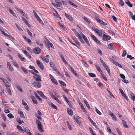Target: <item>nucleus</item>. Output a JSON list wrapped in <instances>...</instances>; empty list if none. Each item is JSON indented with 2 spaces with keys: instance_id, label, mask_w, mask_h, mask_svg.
<instances>
[{
  "instance_id": "53",
  "label": "nucleus",
  "mask_w": 135,
  "mask_h": 135,
  "mask_svg": "<svg viewBox=\"0 0 135 135\" xmlns=\"http://www.w3.org/2000/svg\"><path fill=\"white\" fill-rule=\"evenodd\" d=\"M101 75V76L102 77L105 81H107V78L106 76L104 74H102Z\"/></svg>"
},
{
  "instance_id": "58",
  "label": "nucleus",
  "mask_w": 135,
  "mask_h": 135,
  "mask_svg": "<svg viewBox=\"0 0 135 135\" xmlns=\"http://www.w3.org/2000/svg\"><path fill=\"white\" fill-rule=\"evenodd\" d=\"M51 105L54 108L57 110V107L52 103H51Z\"/></svg>"
},
{
  "instance_id": "5",
  "label": "nucleus",
  "mask_w": 135,
  "mask_h": 135,
  "mask_svg": "<svg viewBox=\"0 0 135 135\" xmlns=\"http://www.w3.org/2000/svg\"><path fill=\"white\" fill-rule=\"evenodd\" d=\"M15 9L18 11L20 12L23 16H25L26 18L27 17V15L20 8H19L18 7H15Z\"/></svg>"
},
{
  "instance_id": "39",
  "label": "nucleus",
  "mask_w": 135,
  "mask_h": 135,
  "mask_svg": "<svg viewBox=\"0 0 135 135\" xmlns=\"http://www.w3.org/2000/svg\"><path fill=\"white\" fill-rule=\"evenodd\" d=\"M108 49H113V47L112 46V43H110V44H109L108 46Z\"/></svg>"
},
{
  "instance_id": "56",
  "label": "nucleus",
  "mask_w": 135,
  "mask_h": 135,
  "mask_svg": "<svg viewBox=\"0 0 135 135\" xmlns=\"http://www.w3.org/2000/svg\"><path fill=\"white\" fill-rule=\"evenodd\" d=\"M127 54V52H126L124 50V51L123 52V53L122 54V56L124 57Z\"/></svg>"
},
{
  "instance_id": "16",
  "label": "nucleus",
  "mask_w": 135,
  "mask_h": 135,
  "mask_svg": "<svg viewBox=\"0 0 135 135\" xmlns=\"http://www.w3.org/2000/svg\"><path fill=\"white\" fill-rule=\"evenodd\" d=\"M31 98L32 99V100L33 103L36 104H38V103L36 99L34 96L33 95L31 96Z\"/></svg>"
},
{
  "instance_id": "31",
  "label": "nucleus",
  "mask_w": 135,
  "mask_h": 135,
  "mask_svg": "<svg viewBox=\"0 0 135 135\" xmlns=\"http://www.w3.org/2000/svg\"><path fill=\"white\" fill-rule=\"evenodd\" d=\"M73 40H74L75 42L77 45H80V43L79 42H78V40H77V39L76 38H73Z\"/></svg>"
},
{
  "instance_id": "4",
  "label": "nucleus",
  "mask_w": 135,
  "mask_h": 135,
  "mask_svg": "<svg viewBox=\"0 0 135 135\" xmlns=\"http://www.w3.org/2000/svg\"><path fill=\"white\" fill-rule=\"evenodd\" d=\"M45 45L49 49V50H50V46L52 48L54 49V46L48 40H46L45 41Z\"/></svg>"
},
{
  "instance_id": "18",
  "label": "nucleus",
  "mask_w": 135,
  "mask_h": 135,
  "mask_svg": "<svg viewBox=\"0 0 135 135\" xmlns=\"http://www.w3.org/2000/svg\"><path fill=\"white\" fill-rule=\"evenodd\" d=\"M23 38L26 41L28 42V43L30 45L32 44V42L31 41V40L28 38L26 37L25 36H23Z\"/></svg>"
},
{
  "instance_id": "49",
  "label": "nucleus",
  "mask_w": 135,
  "mask_h": 135,
  "mask_svg": "<svg viewBox=\"0 0 135 135\" xmlns=\"http://www.w3.org/2000/svg\"><path fill=\"white\" fill-rule=\"evenodd\" d=\"M4 112L6 113H9L10 112L9 109L8 107H6L5 109Z\"/></svg>"
},
{
  "instance_id": "22",
  "label": "nucleus",
  "mask_w": 135,
  "mask_h": 135,
  "mask_svg": "<svg viewBox=\"0 0 135 135\" xmlns=\"http://www.w3.org/2000/svg\"><path fill=\"white\" fill-rule=\"evenodd\" d=\"M67 112L70 115H73V112L71 109L68 108L67 109Z\"/></svg>"
},
{
  "instance_id": "33",
  "label": "nucleus",
  "mask_w": 135,
  "mask_h": 135,
  "mask_svg": "<svg viewBox=\"0 0 135 135\" xmlns=\"http://www.w3.org/2000/svg\"><path fill=\"white\" fill-rule=\"evenodd\" d=\"M21 69L25 73L28 74V71L23 67H22Z\"/></svg>"
},
{
  "instance_id": "40",
  "label": "nucleus",
  "mask_w": 135,
  "mask_h": 135,
  "mask_svg": "<svg viewBox=\"0 0 135 135\" xmlns=\"http://www.w3.org/2000/svg\"><path fill=\"white\" fill-rule=\"evenodd\" d=\"M130 95L132 99L133 100H135V96L132 93L130 94Z\"/></svg>"
},
{
  "instance_id": "27",
  "label": "nucleus",
  "mask_w": 135,
  "mask_h": 135,
  "mask_svg": "<svg viewBox=\"0 0 135 135\" xmlns=\"http://www.w3.org/2000/svg\"><path fill=\"white\" fill-rule=\"evenodd\" d=\"M65 16L67 18H68L70 21H72V20H73L71 16H70L68 14H66V13H65Z\"/></svg>"
},
{
  "instance_id": "34",
  "label": "nucleus",
  "mask_w": 135,
  "mask_h": 135,
  "mask_svg": "<svg viewBox=\"0 0 135 135\" xmlns=\"http://www.w3.org/2000/svg\"><path fill=\"white\" fill-rule=\"evenodd\" d=\"M25 131V132L29 135H32L31 133L30 132V130L29 129H26Z\"/></svg>"
},
{
  "instance_id": "1",
  "label": "nucleus",
  "mask_w": 135,
  "mask_h": 135,
  "mask_svg": "<svg viewBox=\"0 0 135 135\" xmlns=\"http://www.w3.org/2000/svg\"><path fill=\"white\" fill-rule=\"evenodd\" d=\"M36 122L38 126V130L41 132H43L44 130L42 128V126L41 122L37 119L36 120Z\"/></svg>"
},
{
  "instance_id": "21",
  "label": "nucleus",
  "mask_w": 135,
  "mask_h": 135,
  "mask_svg": "<svg viewBox=\"0 0 135 135\" xmlns=\"http://www.w3.org/2000/svg\"><path fill=\"white\" fill-rule=\"evenodd\" d=\"M7 67L9 69V70L11 71H13L12 67L11 66V64L9 62H7Z\"/></svg>"
},
{
  "instance_id": "17",
  "label": "nucleus",
  "mask_w": 135,
  "mask_h": 135,
  "mask_svg": "<svg viewBox=\"0 0 135 135\" xmlns=\"http://www.w3.org/2000/svg\"><path fill=\"white\" fill-rule=\"evenodd\" d=\"M7 9L9 11V12L14 17H17V16L16 15L15 13L14 12L12 11L11 9H10L9 7H8V8H7Z\"/></svg>"
},
{
  "instance_id": "2",
  "label": "nucleus",
  "mask_w": 135,
  "mask_h": 135,
  "mask_svg": "<svg viewBox=\"0 0 135 135\" xmlns=\"http://www.w3.org/2000/svg\"><path fill=\"white\" fill-rule=\"evenodd\" d=\"M92 29L100 37H102L103 32L102 30H99L98 29L95 28H93Z\"/></svg>"
},
{
  "instance_id": "45",
  "label": "nucleus",
  "mask_w": 135,
  "mask_h": 135,
  "mask_svg": "<svg viewBox=\"0 0 135 135\" xmlns=\"http://www.w3.org/2000/svg\"><path fill=\"white\" fill-rule=\"evenodd\" d=\"M95 109L96 110V112L99 115H101L102 113L100 112V111L99 110L97 109V108L95 107Z\"/></svg>"
},
{
  "instance_id": "55",
  "label": "nucleus",
  "mask_w": 135,
  "mask_h": 135,
  "mask_svg": "<svg viewBox=\"0 0 135 135\" xmlns=\"http://www.w3.org/2000/svg\"><path fill=\"white\" fill-rule=\"evenodd\" d=\"M13 64L16 67L18 68V64L16 63L15 61H13L12 62Z\"/></svg>"
},
{
  "instance_id": "25",
  "label": "nucleus",
  "mask_w": 135,
  "mask_h": 135,
  "mask_svg": "<svg viewBox=\"0 0 135 135\" xmlns=\"http://www.w3.org/2000/svg\"><path fill=\"white\" fill-rule=\"evenodd\" d=\"M70 68V69L71 71L75 75V76H77L78 75L76 74V71L74 70V69L72 67H71Z\"/></svg>"
},
{
  "instance_id": "11",
  "label": "nucleus",
  "mask_w": 135,
  "mask_h": 135,
  "mask_svg": "<svg viewBox=\"0 0 135 135\" xmlns=\"http://www.w3.org/2000/svg\"><path fill=\"white\" fill-rule=\"evenodd\" d=\"M34 52L36 54H39L41 51V49L39 47H36L33 49Z\"/></svg>"
},
{
  "instance_id": "9",
  "label": "nucleus",
  "mask_w": 135,
  "mask_h": 135,
  "mask_svg": "<svg viewBox=\"0 0 135 135\" xmlns=\"http://www.w3.org/2000/svg\"><path fill=\"white\" fill-rule=\"evenodd\" d=\"M91 37L95 41L97 44L99 45H101V43L100 41L96 38V37L93 35H92Z\"/></svg>"
},
{
  "instance_id": "48",
  "label": "nucleus",
  "mask_w": 135,
  "mask_h": 135,
  "mask_svg": "<svg viewBox=\"0 0 135 135\" xmlns=\"http://www.w3.org/2000/svg\"><path fill=\"white\" fill-rule=\"evenodd\" d=\"M89 75L91 77H95L96 76L93 73H88Z\"/></svg>"
},
{
  "instance_id": "24",
  "label": "nucleus",
  "mask_w": 135,
  "mask_h": 135,
  "mask_svg": "<svg viewBox=\"0 0 135 135\" xmlns=\"http://www.w3.org/2000/svg\"><path fill=\"white\" fill-rule=\"evenodd\" d=\"M16 88L20 92H22L23 91L21 87L19 86L18 84H16Z\"/></svg>"
},
{
  "instance_id": "54",
  "label": "nucleus",
  "mask_w": 135,
  "mask_h": 135,
  "mask_svg": "<svg viewBox=\"0 0 135 135\" xmlns=\"http://www.w3.org/2000/svg\"><path fill=\"white\" fill-rule=\"evenodd\" d=\"M18 113L20 114V115L21 117H24L22 111H20L18 112Z\"/></svg>"
},
{
  "instance_id": "60",
  "label": "nucleus",
  "mask_w": 135,
  "mask_h": 135,
  "mask_svg": "<svg viewBox=\"0 0 135 135\" xmlns=\"http://www.w3.org/2000/svg\"><path fill=\"white\" fill-rule=\"evenodd\" d=\"M75 33L76 35V36L78 37V38L81 37L79 33L77 32L76 31V32Z\"/></svg>"
},
{
  "instance_id": "35",
  "label": "nucleus",
  "mask_w": 135,
  "mask_h": 135,
  "mask_svg": "<svg viewBox=\"0 0 135 135\" xmlns=\"http://www.w3.org/2000/svg\"><path fill=\"white\" fill-rule=\"evenodd\" d=\"M89 129L90 131V133L92 135H96L94 133L93 129L91 128H89Z\"/></svg>"
},
{
  "instance_id": "37",
  "label": "nucleus",
  "mask_w": 135,
  "mask_h": 135,
  "mask_svg": "<svg viewBox=\"0 0 135 135\" xmlns=\"http://www.w3.org/2000/svg\"><path fill=\"white\" fill-rule=\"evenodd\" d=\"M33 12L34 14V15L35 16L37 19H38V18H40L37 15L35 11L34 10H33Z\"/></svg>"
},
{
  "instance_id": "64",
  "label": "nucleus",
  "mask_w": 135,
  "mask_h": 135,
  "mask_svg": "<svg viewBox=\"0 0 135 135\" xmlns=\"http://www.w3.org/2000/svg\"><path fill=\"white\" fill-rule=\"evenodd\" d=\"M79 39L80 40V41L83 44H84L85 42L83 40V39H82L81 37H80L79 38Z\"/></svg>"
},
{
  "instance_id": "26",
  "label": "nucleus",
  "mask_w": 135,
  "mask_h": 135,
  "mask_svg": "<svg viewBox=\"0 0 135 135\" xmlns=\"http://www.w3.org/2000/svg\"><path fill=\"white\" fill-rule=\"evenodd\" d=\"M122 122L124 127L125 128H128V126L126 125V121L124 120H122Z\"/></svg>"
},
{
  "instance_id": "46",
  "label": "nucleus",
  "mask_w": 135,
  "mask_h": 135,
  "mask_svg": "<svg viewBox=\"0 0 135 135\" xmlns=\"http://www.w3.org/2000/svg\"><path fill=\"white\" fill-rule=\"evenodd\" d=\"M54 97V99L58 103H61V102L58 99V98L55 97V96H53V97Z\"/></svg>"
},
{
  "instance_id": "15",
  "label": "nucleus",
  "mask_w": 135,
  "mask_h": 135,
  "mask_svg": "<svg viewBox=\"0 0 135 135\" xmlns=\"http://www.w3.org/2000/svg\"><path fill=\"white\" fill-rule=\"evenodd\" d=\"M74 119L77 123L80 125L81 123L79 120V119H80V117L78 116H76V117H75Z\"/></svg>"
},
{
  "instance_id": "14",
  "label": "nucleus",
  "mask_w": 135,
  "mask_h": 135,
  "mask_svg": "<svg viewBox=\"0 0 135 135\" xmlns=\"http://www.w3.org/2000/svg\"><path fill=\"white\" fill-rule=\"evenodd\" d=\"M50 66L52 69L55 71H57V69L55 67V64L53 62L50 61Z\"/></svg>"
},
{
  "instance_id": "13",
  "label": "nucleus",
  "mask_w": 135,
  "mask_h": 135,
  "mask_svg": "<svg viewBox=\"0 0 135 135\" xmlns=\"http://www.w3.org/2000/svg\"><path fill=\"white\" fill-rule=\"evenodd\" d=\"M119 90L120 91V92L121 95H122V96L126 99L127 100L128 99V98L127 97L126 95L124 93L123 91V90L121 89H119Z\"/></svg>"
},
{
  "instance_id": "50",
  "label": "nucleus",
  "mask_w": 135,
  "mask_h": 135,
  "mask_svg": "<svg viewBox=\"0 0 135 135\" xmlns=\"http://www.w3.org/2000/svg\"><path fill=\"white\" fill-rule=\"evenodd\" d=\"M40 95L43 98L45 99H46L47 98V97L44 95V94L42 92L41 94H40Z\"/></svg>"
},
{
  "instance_id": "52",
  "label": "nucleus",
  "mask_w": 135,
  "mask_h": 135,
  "mask_svg": "<svg viewBox=\"0 0 135 135\" xmlns=\"http://www.w3.org/2000/svg\"><path fill=\"white\" fill-rule=\"evenodd\" d=\"M116 130L117 131V132L118 133L119 135H122V133L119 130V129L118 128H116Z\"/></svg>"
},
{
  "instance_id": "7",
  "label": "nucleus",
  "mask_w": 135,
  "mask_h": 135,
  "mask_svg": "<svg viewBox=\"0 0 135 135\" xmlns=\"http://www.w3.org/2000/svg\"><path fill=\"white\" fill-rule=\"evenodd\" d=\"M50 56L49 55H47L46 56L41 57L42 60L46 63H48L49 61V58Z\"/></svg>"
},
{
  "instance_id": "10",
  "label": "nucleus",
  "mask_w": 135,
  "mask_h": 135,
  "mask_svg": "<svg viewBox=\"0 0 135 135\" xmlns=\"http://www.w3.org/2000/svg\"><path fill=\"white\" fill-rule=\"evenodd\" d=\"M37 64L38 66L42 70L44 69V67L41 62L38 60H36Z\"/></svg>"
},
{
  "instance_id": "61",
  "label": "nucleus",
  "mask_w": 135,
  "mask_h": 135,
  "mask_svg": "<svg viewBox=\"0 0 135 135\" xmlns=\"http://www.w3.org/2000/svg\"><path fill=\"white\" fill-rule=\"evenodd\" d=\"M119 4L121 6H123L124 5V3L123 1L122 0L119 2Z\"/></svg>"
},
{
  "instance_id": "42",
  "label": "nucleus",
  "mask_w": 135,
  "mask_h": 135,
  "mask_svg": "<svg viewBox=\"0 0 135 135\" xmlns=\"http://www.w3.org/2000/svg\"><path fill=\"white\" fill-rule=\"evenodd\" d=\"M127 57L128 58H129V59L131 60L134 59V57H132V56L130 55H127Z\"/></svg>"
},
{
  "instance_id": "19",
  "label": "nucleus",
  "mask_w": 135,
  "mask_h": 135,
  "mask_svg": "<svg viewBox=\"0 0 135 135\" xmlns=\"http://www.w3.org/2000/svg\"><path fill=\"white\" fill-rule=\"evenodd\" d=\"M22 19L23 21L27 25L28 27H30L31 26L30 25L29 23L24 18L22 17Z\"/></svg>"
},
{
  "instance_id": "59",
  "label": "nucleus",
  "mask_w": 135,
  "mask_h": 135,
  "mask_svg": "<svg viewBox=\"0 0 135 135\" xmlns=\"http://www.w3.org/2000/svg\"><path fill=\"white\" fill-rule=\"evenodd\" d=\"M27 32L30 36L32 37V33L28 30H27Z\"/></svg>"
},
{
  "instance_id": "36",
  "label": "nucleus",
  "mask_w": 135,
  "mask_h": 135,
  "mask_svg": "<svg viewBox=\"0 0 135 135\" xmlns=\"http://www.w3.org/2000/svg\"><path fill=\"white\" fill-rule=\"evenodd\" d=\"M81 108L83 110V111L85 113H87V112L86 110L85 109V108H84V107L83 106L82 104L81 103H79V104L80 105H81Z\"/></svg>"
},
{
  "instance_id": "38",
  "label": "nucleus",
  "mask_w": 135,
  "mask_h": 135,
  "mask_svg": "<svg viewBox=\"0 0 135 135\" xmlns=\"http://www.w3.org/2000/svg\"><path fill=\"white\" fill-rule=\"evenodd\" d=\"M7 116L10 118H13L14 117V116L13 115L12 113H9L7 115Z\"/></svg>"
},
{
  "instance_id": "51",
  "label": "nucleus",
  "mask_w": 135,
  "mask_h": 135,
  "mask_svg": "<svg viewBox=\"0 0 135 135\" xmlns=\"http://www.w3.org/2000/svg\"><path fill=\"white\" fill-rule=\"evenodd\" d=\"M7 90L8 92V93L9 95H12V94H11V91L10 89V88H7Z\"/></svg>"
},
{
  "instance_id": "32",
  "label": "nucleus",
  "mask_w": 135,
  "mask_h": 135,
  "mask_svg": "<svg viewBox=\"0 0 135 135\" xmlns=\"http://www.w3.org/2000/svg\"><path fill=\"white\" fill-rule=\"evenodd\" d=\"M98 22L99 23L102 24L103 25H107L106 23L104 22L102 20H100Z\"/></svg>"
},
{
  "instance_id": "28",
  "label": "nucleus",
  "mask_w": 135,
  "mask_h": 135,
  "mask_svg": "<svg viewBox=\"0 0 135 135\" xmlns=\"http://www.w3.org/2000/svg\"><path fill=\"white\" fill-rule=\"evenodd\" d=\"M34 94L36 97L37 99H38L41 102L42 101V99L40 97L38 94H37L36 93H35Z\"/></svg>"
},
{
  "instance_id": "43",
  "label": "nucleus",
  "mask_w": 135,
  "mask_h": 135,
  "mask_svg": "<svg viewBox=\"0 0 135 135\" xmlns=\"http://www.w3.org/2000/svg\"><path fill=\"white\" fill-rule=\"evenodd\" d=\"M118 66L119 67H120V68H122V66L119 64V63H118V62H117L116 61L115 62V63L114 64Z\"/></svg>"
},
{
  "instance_id": "20",
  "label": "nucleus",
  "mask_w": 135,
  "mask_h": 135,
  "mask_svg": "<svg viewBox=\"0 0 135 135\" xmlns=\"http://www.w3.org/2000/svg\"><path fill=\"white\" fill-rule=\"evenodd\" d=\"M109 115L111 116L112 119L114 120H117L116 117L115 115L112 113L110 112L109 113Z\"/></svg>"
},
{
  "instance_id": "6",
  "label": "nucleus",
  "mask_w": 135,
  "mask_h": 135,
  "mask_svg": "<svg viewBox=\"0 0 135 135\" xmlns=\"http://www.w3.org/2000/svg\"><path fill=\"white\" fill-rule=\"evenodd\" d=\"M1 80L3 81V83L7 87V88H9V87L10 86V85L9 84L7 81L3 78L2 77V79Z\"/></svg>"
},
{
  "instance_id": "30",
  "label": "nucleus",
  "mask_w": 135,
  "mask_h": 135,
  "mask_svg": "<svg viewBox=\"0 0 135 135\" xmlns=\"http://www.w3.org/2000/svg\"><path fill=\"white\" fill-rule=\"evenodd\" d=\"M84 102L86 104V106L87 107L88 109H90V107L87 102V101L85 100H84Z\"/></svg>"
},
{
  "instance_id": "23",
  "label": "nucleus",
  "mask_w": 135,
  "mask_h": 135,
  "mask_svg": "<svg viewBox=\"0 0 135 135\" xmlns=\"http://www.w3.org/2000/svg\"><path fill=\"white\" fill-rule=\"evenodd\" d=\"M82 37L84 40L86 42L88 45L89 46H90V44L89 43V42L88 39L85 36H84L83 35V37Z\"/></svg>"
},
{
  "instance_id": "62",
  "label": "nucleus",
  "mask_w": 135,
  "mask_h": 135,
  "mask_svg": "<svg viewBox=\"0 0 135 135\" xmlns=\"http://www.w3.org/2000/svg\"><path fill=\"white\" fill-rule=\"evenodd\" d=\"M17 128L19 130V131L21 132V130H22V127L20 126H17Z\"/></svg>"
},
{
  "instance_id": "29",
  "label": "nucleus",
  "mask_w": 135,
  "mask_h": 135,
  "mask_svg": "<svg viewBox=\"0 0 135 135\" xmlns=\"http://www.w3.org/2000/svg\"><path fill=\"white\" fill-rule=\"evenodd\" d=\"M126 3L130 7H132L133 6L132 4H131L129 1H127L126 2Z\"/></svg>"
},
{
  "instance_id": "12",
  "label": "nucleus",
  "mask_w": 135,
  "mask_h": 135,
  "mask_svg": "<svg viewBox=\"0 0 135 135\" xmlns=\"http://www.w3.org/2000/svg\"><path fill=\"white\" fill-rule=\"evenodd\" d=\"M35 79V80L37 81H41L42 80L41 78V77L38 75L36 74L33 77Z\"/></svg>"
},
{
  "instance_id": "44",
  "label": "nucleus",
  "mask_w": 135,
  "mask_h": 135,
  "mask_svg": "<svg viewBox=\"0 0 135 135\" xmlns=\"http://www.w3.org/2000/svg\"><path fill=\"white\" fill-rule=\"evenodd\" d=\"M59 82L60 84H61L63 86H66V85L65 83L64 82L62 81L59 80Z\"/></svg>"
},
{
  "instance_id": "8",
  "label": "nucleus",
  "mask_w": 135,
  "mask_h": 135,
  "mask_svg": "<svg viewBox=\"0 0 135 135\" xmlns=\"http://www.w3.org/2000/svg\"><path fill=\"white\" fill-rule=\"evenodd\" d=\"M111 37L108 35L104 34L103 35V40L105 41H107L109 40Z\"/></svg>"
},
{
  "instance_id": "3",
  "label": "nucleus",
  "mask_w": 135,
  "mask_h": 135,
  "mask_svg": "<svg viewBox=\"0 0 135 135\" xmlns=\"http://www.w3.org/2000/svg\"><path fill=\"white\" fill-rule=\"evenodd\" d=\"M41 81H37L36 80L32 83L33 86L36 88H40L41 87V85L40 82Z\"/></svg>"
},
{
  "instance_id": "47",
  "label": "nucleus",
  "mask_w": 135,
  "mask_h": 135,
  "mask_svg": "<svg viewBox=\"0 0 135 135\" xmlns=\"http://www.w3.org/2000/svg\"><path fill=\"white\" fill-rule=\"evenodd\" d=\"M23 52L25 53V54L27 56H30V54H29L26 51V50H23Z\"/></svg>"
},
{
  "instance_id": "41",
  "label": "nucleus",
  "mask_w": 135,
  "mask_h": 135,
  "mask_svg": "<svg viewBox=\"0 0 135 135\" xmlns=\"http://www.w3.org/2000/svg\"><path fill=\"white\" fill-rule=\"evenodd\" d=\"M52 82L56 85H57L58 84L57 81L56 80L55 78L53 80H51Z\"/></svg>"
},
{
  "instance_id": "57",
  "label": "nucleus",
  "mask_w": 135,
  "mask_h": 135,
  "mask_svg": "<svg viewBox=\"0 0 135 135\" xmlns=\"http://www.w3.org/2000/svg\"><path fill=\"white\" fill-rule=\"evenodd\" d=\"M59 56L60 57L61 59L64 58L63 55L61 53L59 52Z\"/></svg>"
},
{
  "instance_id": "63",
  "label": "nucleus",
  "mask_w": 135,
  "mask_h": 135,
  "mask_svg": "<svg viewBox=\"0 0 135 135\" xmlns=\"http://www.w3.org/2000/svg\"><path fill=\"white\" fill-rule=\"evenodd\" d=\"M1 126L3 127V129L5 128L6 126V125L5 123H2L1 124Z\"/></svg>"
}]
</instances>
